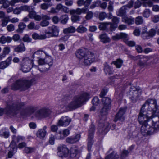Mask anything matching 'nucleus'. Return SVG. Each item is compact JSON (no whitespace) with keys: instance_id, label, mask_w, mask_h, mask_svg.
<instances>
[{"instance_id":"f257e3e1","label":"nucleus","mask_w":159,"mask_h":159,"mask_svg":"<svg viewBox=\"0 0 159 159\" xmlns=\"http://www.w3.org/2000/svg\"><path fill=\"white\" fill-rule=\"evenodd\" d=\"M143 106L138 117L139 122L142 124L141 131L144 136L152 135L159 130V117L154 118L151 120L147 112L143 110Z\"/></svg>"},{"instance_id":"f03ea898","label":"nucleus","mask_w":159,"mask_h":159,"mask_svg":"<svg viewBox=\"0 0 159 159\" xmlns=\"http://www.w3.org/2000/svg\"><path fill=\"white\" fill-rule=\"evenodd\" d=\"M103 107L99 114L100 119L98 124V131L100 133L106 134L110 129L109 124L105 121L106 116L108 114L111 107V101L108 97H104L102 98Z\"/></svg>"},{"instance_id":"7ed1b4c3","label":"nucleus","mask_w":159,"mask_h":159,"mask_svg":"<svg viewBox=\"0 0 159 159\" xmlns=\"http://www.w3.org/2000/svg\"><path fill=\"white\" fill-rule=\"evenodd\" d=\"M90 98V95L86 92L74 97L72 101L69 104L66 101L62 102L60 107L62 109L69 108L70 109H75L81 107L84 102Z\"/></svg>"},{"instance_id":"20e7f679","label":"nucleus","mask_w":159,"mask_h":159,"mask_svg":"<svg viewBox=\"0 0 159 159\" xmlns=\"http://www.w3.org/2000/svg\"><path fill=\"white\" fill-rule=\"evenodd\" d=\"M75 54L76 57L80 60V62L85 65H90L94 61V54L84 49L78 50Z\"/></svg>"},{"instance_id":"39448f33","label":"nucleus","mask_w":159,"mask_h":159,"mask_svg":"<svg viewBox=\"0 0 159 159\" xmlns=\"http://www.w3.org/2000/svg\"><path fill=\"white\" fill-rule=\"evenodd\" d=\"M23 106V103L16 102L11 105L8 106L5 109L0 108V116L4 113L11 116L16 115L19 113Z\"/></svg>"},{"instance_id":"423d86ee","label":"nucleus","mask_w":159,"mask_h":159,"mask_svg":"<svg viewBox=\"0 0 159 159\" xmlns=\"http://www.w3.org/2000/svg\"><path fill=\"white\" fill-rule=\"evenodd\" d=\"M20 67V70L24 73L29 72L32 68H35L41 72H42L38 67V66L34 64V60L30 59L29 57H24L22 59Z\"/></svg>"},{"instance_id":"0eeeda50","label":"nucleus","mask_w":159,"mask_h":159,"mask_svg":"<svg viewBox=\"0 0 159 159\" xmlns=\"http://www.w3.org/2000/svg\"><path fill=\"white\" fill-rule=\"evenodd\" d=\"M31 83L24 79L17 80L12 84L11 89L14 90L25 91L30 87Z\"/></svg>"},{"instance_id":"6e6552de","label":"nucleus","mask_w":159,"mask_h":159,"mask_svg":"<svg viewBox=\"0 0 159 159\" xmlns=\"http://www.w3.org/2000/svg\"><path fill=\"white\" fill-rule=\"evenodd\" d=\"M95 132V127L94 125L92 124L88 130V149L89 151L91 150L92 146L93 144V138Z\"/></svg>"},{"instance_id":"1a4fd4ad","label":"nucleus","mask_w":159,"mask_h":159,"mask_svg":"<svg viewBox=\"0 0 159 159\" xmlns=\"http://www.w3.org/2000/svg\"><path fill=\"white\" fill-rule=\"evenodd\" d=\"M141 90L133 87L131 88L127 94L133 102H135L139 97L141 95Z\"/></svg>"},{"instance_id":"9d476101","label":"nucleus","mask_w":159,"mask_h":159,"mask_svg":"<svg viewBox=\"0 0 159 159\" xmlns=\"http://www.w3.org/2000/svg\"><path fill=\"white\" fill-rule=\"evenodd\" d=\"M48 30L46 31L45 35L46 38L51 37H57L58 36L59 30L58 27L52 25L48 27Z\"/></svg>"},{"instance_id":"9b49d317","label":"nucleus","mask_w":159,"mask_h":159,"mask_svg":"<svg viewBox=\"0 0 159 159\" xmlns=\"http://www.w3.org/2000/svg\"><path fill=\"white\" fill-rule=\"evenodd\" d=\"M69 151L66 145H60L58 147L57 154L58 156L62 158L66 157H68Z\"/></svg>"},{"instance_id":"f8f14e48","label":"nucleus","mask_w":159,"mask_h":159,"mask_svg":"<svg viewBox=\"0 0 159 159\" xmlns=\"http://www.w3.org/2000/svg\"><path fill=\"white\" fill-rule=\"evenodd\" d=\"M50 113L51 111L48 109L42 108L36 112L35 116L38 119H40L47 117Z\"/></svg>"},{"instance_id":"ddd939ff","label":"nucleus","mask_w":159,"mask_h":159,"mask_svg":"<svg viewBox=\"0 0 159 159\" xmlns=\"http://www.w3.org/2000/svg\"><path fill=\"white\" fill-rule=\"evenodd\" d=\"M71 119L67 116H63L61 117L57 123L59 126L66 127L69 125Z\"/></svg>"},{"instance_id":"4468645a","label":"nucleus","mask_w":159,"mask_h":159,"mask_svg":"<svg viewBox=\"0 0 159 159\" xmlns=\"http://www.w3.org/2000/svg\"><path fill=\"white\" fill-rule=\"evenodd\" d=\"M126 108L125 107L120 108L118 112L116 115L114 121L116 122L119 120L121 122L125 120L124 115L126 111Z\"/></svg>"},{"instance_id":"2eb2a0df","label":"nucleus","mask_w":159,"mask_h":159,"mask_svg":"<svg viewBox=\"0 0 159 159\" xmlns=\"http://www.w3.org/2000/svg\"><path fill=\"white\" fill-rule=\"evenodd\" d=\"M17 149L16 143L14 141H12L9 145V151L8 154V157L11 158L13 154L16 152Z\"/></svg>"},{"instance_id":"dca6fc26","label":"nucleus","mask_w":159,"mask_h":159,"mask_svg":"<svg viewBox=\"0 0 159 159\" xmlns=\"http://www.w3.org/2000/svg\"><path fill=\"white\" fill-rule=\"evenodd\" d=\"M112 39L114 40H118L121 39H122L125 42V41H127L129 39L128 35L124 33H121L120 34H117L115 36H113L112 37Z\"/></svg>"},{"instance_id":"f3484780","label":"nucleus","mask_w":159,"mask_h":159,"mask_svg":"<svg viewBox=\"0 0 159 159\" xmlns=\"http://www.w3.org/2000/svg\"><path fill=\"white\" fill-rule=\"evenodd\" d=\"M80 135L78 134L75 136L67 137L66 139V141L69 143L73 144L78 142L80 140Z\"/></svg>"},{"instance_id":"a211bd4d","label":"nucleus","mask_w":159,"mask_h":159,"mask_svg":"<svg viewBox=\"0 0 159 159\" xmlns=\"http://www.w3.org/2000/svg\"><path fill=\"white\" fill-rule=\"evenodd\" d=\"M158 28V26L156 25L155 29L152 28L150 29L148 34L147 33H144L142 35L144 39H148L149 37H152L154 36L156 33V30Z\"/></svg>"},{"instance_id":"6ab92c4d","label":"nucleus","mask_w":159,"mask_h":159,"mask_svg":"<svg viewBox=\"0 0 159 159\" xmlns=\"http://www.w3.org/2000/svg\"><path fill=\"white\" fill-rule=\"evenodd\" d=\"M45 55L47 56L46 52L42 50H38L35 52L32 56L33 58L32 59H34V58H37L38 59L42 58Z\"/></svg>"},{"instance_id":"aec40b11","label":"nucleus","mask_w":159,"mask_h":159,"mask_svg":"<svg viewBox=\"0 0 159 159\" xmlns=\"http://www.w3.org/2000/svg\"><path fill=\"white\" fill-rule=\"evenodd\" d=\"M123 22L128 24V25H131L133 24L135 22V19L131 16H123L122 19Z\"/></svg>"},{"instance_id":"412c9836","label":"nucleus","mask_w":159,"mask_h":159,"mask_svg":"<svg viewBox=\"0 0 159 159\" xmlns=\"http://www.w3.org/2000/svg\"><path fill=\"white\" fill-rule=\"evenodd\" d=\"M11 57H9L5 61L1 62L0 63V69H4L7 67L11 64Z\"/></svg>"},{"instance_id":"4be33fe9","label":"nucleus","mask_w":159,"mask_h":159,"mask_svg":"<svg viewBox=\"0 0 159 159\" xmlns=\"http://www.w3.org/2000/svg\"><path fill=\"white\" fill-rule=\"evenodd\" d=\"M47 128V126H44L42 129H39L36 133V136L37 137L40 138H44L47 134V131L46 130Z\"/></svg>"},{"instance_id":"5701e85b","label":"nucleus","mask_w":159,"mask_h":159,"mask_svg":"<svg viewBox=\"0 0 159 159\" xmlns=\"http://www.w3.org/2000/svg\"><path fill=\"white\" fill-rule=\"evenodd\" d=\"M79 152L78 148L75 146H73L70 149V157L74 158L76 157Z\"/></svg>"},{"instance_id":"b1692460","label":"nucleus","mask_w":159,"mask_h":159,"mask_svg":"<svg viewBox=\"0 0 159 159\" xmlns=\"http://www.w3.org/2000/svg\"><path fill=\"white\" fill-rule=\"evenodd\" d=\"M99 38L100 39L101 41L104 43H109L111 41L110 38L108 37L106 34L103 33L100 34L99 36Z\"/></svg>"},{"instance_id":"393cba45","label":"nucleus","mask_w":159,"mask_h":159,"mask_svg":"<svg viewBox=\"0 0 159 159\" xmlns=\"http://www.w3.org/2000/svg\"><path fill=\"white\" fill-rule=\"evenodd\" d=\"M12 40V38L9 36L2 35L0 38V43L2 44H5L6 43H10Z\"/></svg>"},{"instance_id":"a878e982","label":"nucleus","mask_w":159,"mask_h":159,"mask_svg":"<svg viewBox=\"0 0 159 159\" xmlns=\"http://www.w3.org/2000/svg\"><path fill=\"white\" fill-rule=\"evenodd\" d=\"M0 136L5 138H8L10 136V132L8 129L3 128L0 130Z\"/></svg>"},{"instance_id":"bb28decb","label":"nucleus","mask_w":159,"mask_h":159,"mask_svg":"<svg viewBox=\"0 0 159 159\" xmlns=\"http://www.w3.org/2000/svg\"><path fill=\"white\" fill-rule=\"evenodd\" d=\"M111 151L110 153L106 156L105 159H118L119 158V155L115 152L110 150V151Z\"/></svg>"},{"instance_id":"cd10ccee","label":"nucleus","mask_w":159,"mask_h":159,"mask_svg":"<svg viewBox=\"0 0 159 159\" xmlns=\"http://www.w3.org/2000/svg\"><path fill=\"white\" fill-rule=\"evenodd\" d=\"M127 10H128L126 7L123 6L116 12L117 15L119 16H122L126 14Z\"/></svg>"},{"instance_id":"c85d7f7f","label":"nucleus","mask_w":159,"mask_h":159,"mask_svg":"<svg viewBox=\"0 0 159 159\" xmlns=\"http://www.w3.org/2000/svg\"><path fill=\"white\" fill-rule=\"evenodd\" d=\"M32 37L34 39L43 40L46 38L45 34L39 35L36 33H34L32 34Z\"/></svg>"},{"instance_id":"c756f323","label":"nucleus","mask_w":159,"mask_h":159,"mask_svg":"<svg viewBox=\"0 0 159 159\" xmlns=\"http://www.w3.org/2000/svg\"><path fill=\"white\" fill-rule=\"evenodd\" d=\"M15 51L18 52H22L25 50L24 44L23 43L17 46L15 48Z\"/></svg>"},{"instance_id":"7c9ffc66","label":"nucleus","mask_w":159,"mask_h":159,"mask_svg":"<svg viewBox=\"0 0 159 159\" xmlns=\"http://www.w3.org/2000/svg\"><path fill=\"white\" fill-rule=\"evenodd\" d=\"M76 29L73 26H70L68 28H64L63 30V32L65 34L69 33H73L75 32Z\"/></svg>"},{"instance_id":"2f4dec72","label":"nucleus","mask_w":159,"mask_h":159,"mask_svg":"<svg viewBox=\"0 0 159 159\" xmlns=\"http://www.w3.org/2000/svg\"><path fill=\"white\" fill-rule=\"evenodd\" d=\"M104 69L106 74L111 75L113 73L111 68L107 62L105 63L104 64Z\"/></svg>"},{"instance_id":"473e14b6","label":"nucleus","mask_w":159,"mask_h":159,"mask_svg":"<svg viewBox=\"0 0 159 159\" xmlns=\"http://www.w3.org/2000/svg\"><path fill=\"white\" fill-rule=\"evenodd\" d=\"M22 102L23 103V102ZM23 103H24L23 102ZM24 106H23L22 108L21 109L20 112H19L20 113V112H21V114L22 115H26V116H29L31 114L33 113L35 110V109L34 107H30V108H29V109L28 110V111H29L28 112L26 113L25 114H23V112H21V111L22 109H23Z\"/></svg>"},{"instance_id":"72a5a7b5","label":"nucleus","mask_w":159,"mask_h":159,"mask_svg":"<svg viewBox=\"0 0 159 159\" xmlns=\"http://www.w3.org/2000/svg\"><path fill=\"white\" fill-rule=\"evenodd\" d=\"M76 31L79 33L82 34L86 32L87 31V29L82 25H80L76 29Z\"/></svg>"},{"instance_id":"f704fd0d","label":"nucleus","mask_w":159,"mask_h":159,"mask_svg":"<svg viewBox=\"0 0 159 159\" xmlns=\"http://www.w3.org/2000/svg\"><path fill=\"white\" fill-rule=\"evenodd\" d=\"M46 56L45 58V64H48L49 66H52L53 63V60L51 57Z\"/></svg>"},{"instance_id":"c9c22d12","label":"nucleus","mask_w":159,"mask_h":159,"mask_svg":"<svg viewBox=\"0 0 159 159\" xmlns=\"http://www.w3.org/2000/svg\"><path fill=\"white\" fill-rule=\"evenodd\" d=\"M9 16H7L3 19L1 20L2 24L1 25L2 27H5L7 26L8 22H10L9 21Z\"/></svg>"},{"instance_id":"e433bc0d","label":"nucleus","mask_w":159,"mask_h":159,"mask_svg":"<svg viewBox=\"0 0 159 159\" xmlns=\"http://www.w3.org/2000/svg\"><path fill=\"white\" fill-rule=\"evenodd\" d=\"M144 22L142 16H139L137 17L135 19V23L137 25H141Z\"/></svg>"},{"instance_id":"4c0bfd02","label":"nucleus","mask_w":159,"mask_h":159,"mask_svg":"<svg viewBox=\"0 0 159 159\" xmlns=\"http://www.w3.org/2000/svg\"><path fill=\"white\" fill-rule=\"evenodd\" d=\"M108 22L101 23L99 26V28L101 30H105L109 28Z\"/></svg>"},{"instance_id":"58836bf2","label":"nucleus","mask_w":159,"mask_h":159,"mask_svg":"<svg viewBox=\"0 0 159 159\" xmlns=\"http://www.w3.org/2000/svg\"><path fill=\"white\" fill-rule=\"evenodd\" d=\"M18 26V28L17 29V31L18 32H21L25 28L26 25L24 23L20 22Z\"/></svg>"},{"instance_id":"ea45409f","label":"nucleus","mask_w":159,"mask_h":159,"mask_svg":"<svg viewBox=\"0 0 159 159\" xmlns=\"http://www.w3.org/2000/svg\"><path fill=\"white\" fill-rule=\"evenodd\" d=\"M55 139H56L61 140L65 138L63 135L62 131H59L55 135Z\"/></svg>"},{"instance_id":"a19ab883","label":"nucleus","mask_w":159,"mask_h":159,"mask_svg":"<svg viewBox=\"0 0 159 159\" xmlns=\"http://www.w3.org/2000/svg\"><path fill=\"white\" fill-rule=\"evenodd\" d=\"M68 19V16L66 14L62 15L60 17V20H61V23L64 24H66L67 22Z\"/></svg>"},{"instance_id":"79ce46f5","label":"nucleus","mask_w":159,"mask_h":159,"mask_svg":"<svg viewBox=\"0 0 159 159\" xmlns=\"http://www.w3.org/2000/svg\"><path fill=\"white\" fill-rule=\"evenodd\" d=\"M112 63L116 66V68H120L122 64L123 61L120 59H118L116 61L112 62L111 64Z\"/></svg>"},{"instance_id":"37998d69","label":"nucleus","mask_w":159,"mask_h":159,"mask_svg":"<svg viewBox=\"0 0 159 159\" xmlns=\"http://www.w3.org/2000/svg\"><path fill=\"white\" fill-rule=\"evenodd\" d=\"M12 141H14L15 143V141L16 140V141L18 142H19L20 140H23L24 139V138L22 136H16L15 135H13L12 136Z\"/></svg>"},{"instance_id":"c03bdc74","label":"nucleus","mask_w":159,"mask_h":159,"mask_svg":"<svg viewBox=\"0 0 159 159\" xmlns=\"http://www.w3.org/2000/svg\"><path fill=\"white\" fill-rule=\"evenodd\" d=\"M28 28L30 29H39V26H35V24L33 22H31L27 26Z\"/></svg>"},{"instance_id":"a18cd8bd","label":"nucleus","mask_w":159,"mask_h":159,"mask_svg":"<svg viewBox=\"0 0 159 159\" xmlns=\"http://www.w3.org/2000/svg\"><path fill=\"white\" fill-rule=\"evenodd\" d=\"M150 15V11L149 9H145L143 13V16L145 18H148L149 17Z\"/></svg>"},{"instance_id":"49530a36","label":"nucleus","mask_w":159,"mask_h":159,"mask_svg":"<svg viewBox=\"0 0 159 159\" xmlns=\"http://www.w3.org/2000/svg\"><path fill=\"white\" fill-rule=\"evenodd\" d=\"M99 101L98 97H94L92 100V103L93 105H97L99 103Z\"/></svg>"},{"instance_id":"de8ad7c7","label":"nucleus","mask_w":159,"mask_h":159,"mask_svg":"<svg viewBox=\"0 0 159 159\" xmlns=\"http://www.w3.org/2000/svg\"><path fill=\"white\" fill-rule=\"evenodd\" d=\"M7 29L8 31L11 32L14 30L15 27L13 24H11L7 26Z\"/></svg>"},{"instance_id":"09e8293b","label":"nucleus","mask_w":159,"mask_h":159,"mask_svg":"<svg viewBox=\"0 0 159 159\" xmlns=\"http://www.w3.org/2000/svg\"><path fill=\"white\" fill-rule=\"evenodd\" d=\"M55 139V136L53 134H51L49 137V143L50 144L53 145L54 143V140Z\"/></svg>"},{"instance_id":"8fccbe9b","label":"nucleus","mask_w":159,"mask_h":159,"mask_svg":"<svg viewBox=\"0 0 159 159\" xmlns=\"http://www.w3.org/2000/svg\"><path fill=\"white\" fill-rule=\"evenodd\" d=\"M152 21L154 23H157L159 21V16L156 15L152 16L151 17Z\"/></svg>"},{"instance_id":"3c124183","label":"nucleus","mask_w":159,"mask_h":159,"mask_svg":"<svg viewBox=\"0 0 159 159\" xmlns=\"http://www.w3.org/2000/svg\"><path fill=\"white\" fill-rule=\"evenodd\" d=\"M31 39L27 34H25L23 38V40L24 42H30L31 41Z\"/></svg>"},{"instance_id":"603ef678","label":"nucleus","mask_w":159,"mask_h":159,"mask_svg":"<svg viewBox=\"0 0 159 159\" xmlns=\"http://www.w3.org/2000/svg\"><path fill=\"white\" fill-rule=\"evenodd\" d=\"M2 4L3 8H7L9 7L10 5H11V1H9L7 0H6Z\"/></svg>"},{"instance_id":"864d4df0","label":"nucleus","mask_w":159,"mask_h":159,"mask_svg":"<svg viewBox=\"0 0 159 159\" xmlns=\"http://www.w3.org/2000/svg\"><path fill=\"white\" fill-rule=\"evenodd\" d=\"M38 67L39 66L43 65L45 64V58L44 59L42 58H40L38 60Z\"/></svg>"},{"instance_id":"5fc2aeb1","label":"nucleus","mask_w":159,"mask_h":159,"mask_svg":"<svg viewBox=\"0 0 159 159\" xmlns=\"http://www.w3.org/2000/svg\"><path fill=\"white\" fill-rule=\"evenodd\" d=\"M125 43L127 45L130 47H133L135 45V43L132 41L126 40Z\"/></svg>"},{"instance_id":"6e6d98bb","label":"nucleus","mask_w":159,"mask_h":159,"mask_svg":"<svg viewBox=\"0 0 159 159\" xmlns=\"http://www.w3.org/2000/svg\"><path fill=\"white\" fill-rule=\"evenodd\" d=\"M133 1L131 0L129 2L127 5H124V6L126 7V8L128 10L129 9H130L133 7Z\"/></svg>"},{"instance_id":"4d7b16f0","label":"nucleus","mask_w":159,"mask_h":159,"mask_svg":"<svg viewBox=\"0 0 159 159\" xmlns=\"http://www.w3.org/2000/svg\"><path fill=\"white\" fill-rule=\"evenodd\" d=\"M24 150L26 153H29L33 152L34 151V149L32 148L27 147H25Z\"/></svg>"},{"instance_id":"13d9d810","label":"nucleus","mask_w":159,"mask_h":159,"mask_svg":"<svg viewBox=\"0 0 159 159\" xmlns=\"http://www.w3.org/2000/svg\"><path fill=\"white\" fill-rule=\"evenodd\" d=\"M69 37L68 35H65L60 38L58 40V41L60 42L66 41L68 40Z\"/></svg>"},{"instance_id":"bf43d9fd","label":"nucleus","mask_w":159,"mask_h":159,"mask_svg":"<svg viewBox=\"0 0 159 159\" xmlns=\"http://www.w3.org/2000/svg\"><path fill=\"white\" fill-rule=\"evenodd\" d=\"M93 15V13L92 11H89L87 12L85 16L86 19L87 20L90 19L92 18Z\"/></svg>"},{"instance_id":"052dcab7","label":"nucleus","mask_w":159,"mask_h":159,"mask_svg":"<svg viewBox=\"0 0 159 159\" xmlns=\"http://www.w3.org/2000/svg\"><path fill=\"white\" fill-rule=\"evenodd\" d=\"M10 51V48L9 47H5L3 49V52L6 55L8 54Z\"/></svg>"},{"instance_id":"680f3d73","label":"nucleus","mask_w":159,"mask_h":159,"mask_svg":"<svg viewBox=\"0 0 159 159\" xmlns=\"http://www.w3.org/2000/svg\"><path fill=\"white\" fill-rule=\"evenodd\" d=\"M36 14V12L34 11V10L29 13V14L28 15V16L30 18L33 19Z\"/></svg>"},{"instance_id":"e2e57ef3","label":"nucleus","mask_w":159,"mask_h":159,"mask_svg":"<svg viewBox=\"0 0 159 159\" xmlns=\"http://www.w3.org/2000/svg\"><path fill=\"white\" fill-rule=\"evenodd\" d=\"M112 20L114 24L117 25L119 22L120 18L116 17H113Z\"/></svg>"},{"instance_id":"0e129e2a","label":"nucleus","mask_w":159,"mask_h":159,"mask_svg":"<svg viewBox=\"0 0 159 159\" xmlns=\"http://www.w3.org/2000/svg\"><path fill=\"white\" fill-rule=\"evenodd\" d=\"M113 2L111 1H110L109 3V5L108 7V9L109 11L110 12H111L113 11Z\"/></svg>"},{"instance_id":"69168bd1","label":"nucleus","mask_w":159,"mask_h":159,"mask_svg":"<svg viewBox=\"0 0 159 159\" xmlns=\"http://www.w3.org/2000/svg\"><path fill=\"white\" fill-rule=\"evenodd\" d=\"M21 12L20 7H18L13 9V13L15 14H19Z\"/></svg>"},{"instance_id":"338daca9","label":"nucleus","mask_w":159,"mask_h":159,"mask_svg":"<svg viewBox=\"0 0 159 159\" xmlns=\"http://www.w3.org/2000/svg\"><path fill=\"white\" fill-rule=\"evenodd\" d=\"M49 4L44 3L40 5V8L43 10H46L49 7Z\"/></svg>"},{"instance_id":"774afa93","label":"nucleus","mask_w":159,"mask_h":159,"mask_svg":"<svg viewBox=\"0 0 159 159\" xmlns=\"http://www.w3.org/2000/svg\"><path fill=\"white\" fill-rule=\"evenodd\" d=\"M142 3L139 0L136 1L134 3V7L135 8H139L141 6Z\"/></svg>"}]
</instances>
